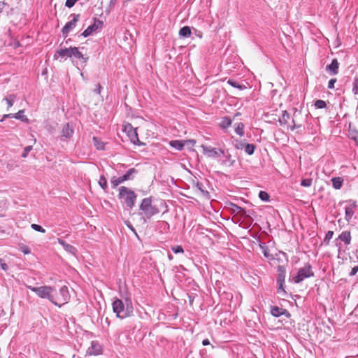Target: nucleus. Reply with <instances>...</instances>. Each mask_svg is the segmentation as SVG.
Returning a JSON list of instances; mask_svg holds the SVG:
<instances>
[{
	"mask_svg": "<svg viewBox=\"0 0 358 358\" xmlns=\"http://www.w3.org/2000/svg\"><path fill=\"white\" fill-rule=\"evenodd\" d=\"M118 190L119 199H122L128 208H132L135 205L137 198L136 194L131 189L124 186H121Z\"/></svg>",
	"mask_w": 358,
	"mask_h": 358,
	"instance_id": "nucleus-1",
	"label": "nucleus"
},
{
	"mask_svg": "<svg viewBox=\"0 0 358 358\" xmlns=\"http://www.w3.org/2000/svg\"><path fill=\"white\" fill-rule=\"evenodd\" d=\"M6 5L5 1H0V13L2 11L3 8Z\"/></svg>",
	"mask_w": 358,
	"mask_h": 358,
	"instance_id": "nucleus-57",
	"label": "nucleus"
},
{
	"mask_svg": "<svg viewBox=\"0 0 358 358\" xmlns=\"http://www.w3.org/2000/svg\"><path fill=\"white\" fill-rule=\"evenodd\" d=\"M231 124L232 120H231V118L229 117L226 116L222 119V121L220 123V127L222 129H225L229 128L231 125Z\"/></svg>",
	"mask_w": 358,
	"mask_h": 358,
	"instance_id": "nucleus-24",
	"label": "nucleus"
},
{
	"mask_svg": "<svg viewBox=\"0 0 358 358\" xmlns=\"http://www.w3.org/2000/svg\"><path fill=\"white\" fill-rule=\"evenodd\" d=\"M333 235H334V231H328L327 233L326 234V236L324 238V241L328 243L329 241L332 238Z\"/></svg>",
	"mask_w": 358,
	"mask_h": 358,
	"instance_id": "nucleus-47",
	"label": "nucleus"
},
{
	"mask_svg": "<svg viewBox=\"0 0 358 358\" xmlns=\"http://www.w3.org/2000/svg\"><path fill=\"white\" fill-rule=\"evenodd\" d=\"M191 29L189 27L185 26L182 27L179 31V35L184 38H187L191 35Z\"/></svg>",
	"mask_w": 358,
	"mask_h": 358,
	"instance_id": "nucleus-29",
	"label": "nucleus"
},
{
	"mask_svg": "<svg viewBox=\"0 0 358 358\" xmlns=\"http://www.w3.org/2000/svg\"><path fill=\"white\" fill-rule=\"evenodd\" d=\"M74 133V130L72 127H70L69 124L66 123L62 130L61 140L64 141L70 138Z\"/></svg>",
	"mask_w": 358,
	"mask_h": 358,
	"instance_id": "nucleus-14",
	"label": "nucleus"
},
{
	"mask_svg": "<svg viewBox=\"0 0 358 358\" xmlns=\"http://www.w3.org/2000/svg\"><path fill=\"white\" fill-rule=\"evenodd\" d=\"M351 234L350 231H342L338 237V239L341 241L343 242L345 245H348L351 243Z\"/></svg>",
	"mask_w": 358,
	"mask_h": 358,
	"instance_id": "nucleus-18",
	"label": "nucleus"
},
{
	"mask_svg": "<svg viewBox=\"0 0 358 358\" xmlns=\"http://www.w3.org/2000/svg\"><path fill=\"white\" fill-rule=\"evenodd\" d=\"M130 228H131V229L132 231H134V228H133L131 226V227H130Z\"/></svg>",
	"mask_w": 358,
	"mask_h": 358,
	"instance_id": "nucleus-64",
	"label": "nucleus"
},
{
	"mask_svg": "<svg viewBox=\"0 0 358 358\" xmlns=\"http://www.w3.org/2000/svg\"><path fill=\"white\" fill-rule=\"evenodd\" d=\"M278 278H277V282L278 285L282 286V284H285V275H286V270L284 266H278Z\"/></svg>",
	"mask_w": 358,
	"mask_h": 358,
	"instance_id": "nucleus-16",
	"label": "nucleus"
},
{
	"mask_svg": "<svg viewBox=\"0 0 358 358\" xmlns=\"http://www.w3.org/2000/svg\"><path fill=\"white\" fill-rule=\"evenodd\" d=\"M31 292H34L38 297L42 299H47L52 303L53 300V292L55 289L51 286H41V287H33L29 285L27 287Z\"/></svg>",
	"mask_w": 358,
	"mask_h": 358,
	"instance_id": "nucleus-2",
	"label": "nucleus"
},
{
	"mask_svg": "<svg viewBox=\"0 0 358 358\" xmlns=\"http://www.w3.org/2000/svg\"><path fill=\"white\" fill-rule=\"evenodd\" d=\"M339 64L336 59H334L329 65H327L326 70L329 72L331 75H336L338 73Z\"/></svg>",
	"mask_w": 358,
	"mask_h": 358,
	"instance_id": "nucleus-15",
	"label": "nucleus"
},
{
	"mask_svg": "<svg viewBox=\"0 0 358 358\" xmlns=\"http://www.w3.org/2000/svg\"><path fill=\"white\" fill-rule=\"evenodd\" d=\"M170 145L178 150H182L184 147V144L182 143V141L178 140L171 141L170 142Z\"/></svg>",
	"mask_w": 358,
	"mask_h": 358,
	"instance_id": "nucleus-33",
	"label": "nucleus"
},
{
	"mask_svg": "<svg viewBox=\"0 0 358 358\" xmlns=\"http://www.w3.org/2000/svg\"><path fill=\"white\" fill-rule=\"evenodd\" d=\"M315 106L318 109H322V108H326L327 103L324 101L320 99V100H317L315 102Z\"/></svg>",
	"mask_w": 358,
	"mask_h": 358,
	"instance_id": "nucleus-42",
	"label": "nucleus"
},
{
	"mask_svg": "<svg viewBox=\"0 0 358 358\" xmlns=\"http://www.w3.org/2000/svg\"><path fill=\"white\" fill-rule=\"evenodd\" d=\"M202 344H203V345L206 346V345H209V344H210V341H209V340H208V339H204V340L202 341Z\"/></svg>",
	"mask_w": 358,
	"mask_h": 358,
	"instance_id": "nucleus-56",
	"label": "nucleus"
},
{
	"mask_svg": "<svg viewBox=\"0 0 358 358\" xmlns=\"http://www.w3.org/2000/svg\"><path fill=\"white\" fill-rule=\"evenodd\" d=\"M71 51L72 57H74L75 58L81 59L83 61V64H85L87 62L88 57H84V55L82 54V52H80L78 48H77V47L71 48Z\"/></svg>",
	"mask_w": 358,
	"mask_h": 358,
	"instance_id": "nucleus-19",
	"label": "nucleus"
},
{
	"mask_svg": "<svg viewBox=\"0 0 358 358\" xmlns=\"http://www.w3.org/2000/svg\"><path fill=\"white\" fill-rule=\"evenodd\" d=\"M169 259H172V257H171V255H169Z\"/></svg>",
	"mask_w": 358,
	"mask_h": 358,
	"instance_id": "nucleus-60",
	"label": "nucleus"
},
{
	"mask_svg": "<svg viewBox=\"0 0 358 358\" xmlns=\"http://www.w3.org/2000/svg\"><path fill=\"white\" fill-rule=\"evenodd\" d=\"M124 180L122 176L118 178L113 177L111 178L110 182L113 187L118 186L120 184L124 182Z\"/></svg>",
	"mask_w": 358,
	"mask_h": 358,
	"instance_id": "nucleus-35",
	"label": "nucleus"
},
{
	"mask_svg": "<svg viewBox=\"0 0 358 358\" xmlns=\"http://www.w3.org/2000/svg\"><path fill=\"white\" fill-rule=\"evenodd\" d=\"M94 145L96 147V148L99 150H105V143L100 140L97 137H93L92 138Z\"/></svg>",
	"mask_w": 358,
	"mask_h": 358,
	"instance_id": "nucleus-25",
	"label": "nucleus"
},
{
	"mask_svg": "<svg viewBox=\"0 0 358 358\" xmlns=\"http://www.w3.org/2000/svg\"><path fill=\"white\" fill-rule=\"evenodd\" d=\"M295 129V127L293 126L292 128V130H294Z\"/></svg>",
	"mask_w": 358,
	"mask_h": 358,
	"instance_id": "nucleus-63",
	"label": "nucleus"
},
{
	"mask_svg": "<svg viewBox=\"0 0 358 358\" xmlns=\"http://www.w3.org/2000/svg\"><path fill=\"white\" fill-rule=\"evenodd\" d=\"M314 273L312 271V267L310 264H307L305 267L300 268L296 276L293 278V281L295 283H299L304 279L312 277Z\"/></svg>",
	"mask_w": 358,
	"mask_h": 358,
	"instance_id": "nucleus-6",
	"label": "nucleus"
},
{
	"mask_svg": "<svg viewBox=\"0 0 358 358\" xmlns=\"http://www.w3.org/2000/svg\"><path fill=\"white\" fill-rule=\"evenodd\" d=\"M31 227L36 231H39V232H41V233H45V229H43L41 226L38 225V224H32L31 225Z\"/></svg>",
	"mask_w": 358,
	"mask_h": 358,
	"instance_id": "nucleus-45",
	"label": "nucleus"
},
{
	"mask_svg": "<svg viewBox=\"0 0 358 358\" xmlns=\"http://www.w3.org/2000/svg\"><path fill=\"white\" fill-rule=\"evenodd\" d=\"M122 131L127 134L131 143L138 144L139 139L136 129L130 123L124 124Z\"/></svg>",
	"mask_w": 358,
	"mask_h": 358,
	"instance_id": "nucleus-7",
	"label": "nucleus"
},
{
	"mask_svg": "<svg viewBox=\"0 0 358 358\" xmlns=\"http://www.w3.org/2000/svg\"><path fill=\"white\" fill-rule=\"evenodd\" d=\"M13 115H14V114H13V113H10V114L4 115H3V118L13 117Z\"/></svg>",
	"mask_w": 358,
	"mask_h": 358,
	"instance_id": "nucleus-58",
	"label": "nucleus"
},
{
	"mask_svg": "<svg viewBox=\"0 0 358 358\" xmlns=\"http://www.w3.org/2000/svg\"><path fill=\"white\" fill-rule=\"evenodd\" d=\"M313 179L312 178H306L302 179L301 181V185L303 187H308L312 185Z\"/></svg>",
	"mask_w": 358,
	"mask_h": 358,
	"instance_id": "nucleus-41",
	"label": "nucleus"
},
{
	"mask_svg": "<svg viewBox=\"0 0 358 358\" xmlns=\"http://www.w3.org/2000/svg\"><path fill=\"white\" fill-rule=\"evenodd\" d=\"M32 150V146L31 145H28L27 147L24 148V151L22 154V157H27L29 152Z\"/></svg>",
	"mask_w": 358,
	"mask_h": 358,
	"instance_id": "nucleus-46",
	"label": "nucleus"
},
{
	"mask_svg": "<svg viewBox=\"0 0 358 358\" xmlns=\"http://www.w3.org/2000/svg\"><path fill=\"white\" fill-rule=\"evenodd\" d=\"M103 26V22L100 20L95 19L94 23L90 25L83 33L82 36L87 37L92 34L93 32L96 31L99 29H101Z\"/></svg>",
	"mask_w": 358,
	"mask_h": 358,
	"instance_id": "nucleus-11",
	"label": "nucleus"
},
{
	"mask_svg": "<svg viewBox=\"0 0 358 358\" xmlns=\"http://www.w3.org/2000/svg\"><path fill=\"white\" fill-rule=\"evenodd\" d=\"M231 157V155H229L228 157H227V159H229V158Z\"/></svg>",
	"mask_w": 358,
	"mask_h": 358,
	"instance_id": "nucleus-62",
	"label": "nucleus"
},
{
	"mask_svg": "<svg viewBox=\"0 0 358 358\" xmlns=\"http://www.w3.org/2000/svg\"><path fill=\"white\" fill-rule=\"evenodd\" d=\"M15 98V95L11 94V95H9L8 96L3 99V100L6 101L8 108H10L11 106H13V105L14 103Z\"/></svg>",
	"mask_w": 358,
	"mask_h": 358,
	"instance_id": "nucleus-38",
	"label": "nucleus"
},
{
	"mask_svg": "<svg viewBox=\"0 0 358 358\" xmlns=\"http://www.w3.org/2000/svg\"><path fill=\"white\" fill-rule=\"evenodd\" d=\"M331 182L334 188L336 189H339L342 187L343 180L340 177L333 178L331 179Z\"/></svg>",
	"mask_w": 358,
	"mask_h": 358,
	"instance_id": "nucleus-28",
	"label": "nucleus"
},
{
	"mask_svg": "<svg viewBox=\"0 0 358 358\" xmlns=\"http://www.w3.org/2000/svg\"><path fill=\"white\" fill-rule=\"evenodd\" d=\"M245 144L246 143L244 142V141L239 140V139H235L233 141V145H234V148L237 150L244 149Z\"/></svg>",
	"mask_w": 358,
	"mask_h": 358,
	"instance_id": "nucleus-34",
	"label": "nucleus"
},
{
	"mask_svg": "<svg viewBox=\"0 0 358 358\" xmlns=\"http://www.w3.org/2000/svg\"><path fill=\"white\" fill-rule=\"evenodd\" d=\"M0 267L3 271H7L8 269V266L7 265V264L3 262V261L1 262V263H0Z\"/></svg>",
	"mask_w": 358,
	"mask_h": 358,
	"instance_id": "nucleus-50",
	"label": "nucleus"
},
{
	"mask_svg": "<svg viewBox=\"0 0 358 358\" xmlns=\"http://www.w3.org/2000/svg\"><path fill=\"white\" fill-rule=\"evenodd\" d=\"M141 210L143 211L148 218L159 213L158 208L152 205V199L150 197L144 198L139 206Z\"/></svg>",
	"mask_w": 358,
	"mask_h": 358,
	"instance_id": "nucleus-5",
	"label": "nucleus"
},
{
	"mask_svg": "<svg viewBox=\"0 0 358 358\" xmlns=\"http://www.w3.org/2000/svg\"><path fill=\"white\" fill-rule=\"evenodd\" d=\"M278 292L280 293V292H285L284 289V284H282V286L278 285Z\"/></svg>",
	"mask_w": 358,
	"mask_h": 358,
	"instance_id": "nucleus-55",
	"label": "nucleus"
},
{
	"mask_svg": "<svg viewBox=\"0 0 358 358\" xmlns=\"http://www.w3.org/2000/svg\"><path fill=\"white\" fill-rule=\"evenodd\" d=\"M271 314L275 317H278L282 315H285L287 317H290V313L287 310L276 306L271 307Z\"/></svg>",
	"mask_w": 358,
	"mask_h": 358,
	"instance_id": "nucleus-13",
	"label": "nucleus"
},
{
	"mask_svg": "<svg viewBox=\"0 0 358 358\" xmlns=\"http://www.w3.org/2000/svg\"><path fill=\"white\" fill-rule=\"evenodd\" d=\"M233 210L235 211V210H238V211H241V210H243V209L239 206H238L237 205H235V204H233Z\"/></svg>",
	"mask_w": 358,
	"mask_h": 358,
	"instance_id": "nucleus-54",
	"label": "nucleus"
},
{
	"mask_svg": "<svg viewBox=\"0 0 358 358\" xmlns=\"http://www.w3.org/2000/svg\"><path fill=\"white\" fill-rule=\"evenodd\" d=\"M137 173L138 171L136 169L131 168L129 170H128L125 174L122 176V177L124 181L132 180L134 178V175Z\"/></svg>",
	"mask_w": 358,
	"mask_h": 358,
	"instance_id": "nucleus-23",
	"label": "nucleus"
},
{
	"mask_svg": "<svg viewBox=\"0 0 358 358\" xmlns=\"http://www.w3.org/2000/svg\"><path fill=\"white\" fill-rule=\"evenodd\" d=\"M227 83L232 87H235V88H238V89H240V90H243L245 88V87L244 85H240L238 83H237L236 81L234 80H229L227 81Z\"/></svg>",
	"mask_w": 358,
	"mask_h": 358,
	"instance_id": "nucleus-40",
	"label": "nucleus"
},
{
	"mask_svg": "<svg viewBox=\"0 0 358 358\" xmlns=\"http://www.w3.org/2000/svg\"><path fill=\"white\" fill-rule=\"evenodd\" d=\"M231 157V155H229L228 157H227V159H229V158Z\"/></svg>",
	"mask_w": 358,
	"mask_h": 358,
	"instance_id": "nucleus-61",
	"label": "nucleus"
},
{
	"mask_svg": "<svg viewBox=\"0 0 358 358\" xmlns=\"http://www.w3.org/2000/svg\"><path fill=\"white\" fill-rule=\"evenodd\" d=\"M336 82V78L331 79L328 83V88L329 89H334V84Z\"/></svg>",
	"mask_w": 358,
	"mask_h": 358,
	"instance_id": "nucleus-49",
	"label": "nucleus"
},
{
	"mask_svg": "<svg viewBox=\"0 0 358 358\" xmlns=\"http://www.w3.org/2000/svg\"><path fill=\"white\" fill-rule=\"evenodd\" d=\"M57 242L59 244H60L61 245L63 246L64 249L66 252H68L69 253L73 255H76L77 250L74 246L67 243L66 241H64V240H62L61 238H58Z\"/></svg>",
	"mask_w": 358,
	"mask_h": 358,
	"instance_id": "nucleus-17",
	"label": "nucleus"
},
{
	"mask_svg": "<svg viewBox=\"0 0 358 358\" xmlns=\"http://www.w3.org/2000/svg\"><path fill=\"white\" fill-rule=\"evenodd\" d=\"M259 247L262 249L264 256L270 260L277 259L278 262H280V258L277 257L278 255H282L286 259V260H287V255L284 252L279 251L278 253H276L275 255H273L269 254V249L265 243L260 244Z\"/></svg>",
	"mask_w": 358,
	"mask_h": 358,
	"instance_id": "nucleus-9",
	"label": "nucleus"
},
{
	"mask_svg": "<svg viewBox=\"0 0 358 358\" xmlns=\"http://www.w3.org/2000/svg\"><path fill=\"white\" fill-rule=\"evenodd\" d=\"M72 358H80V357H77L75 355H73Z\"/></svg>",
	"mask_w": 358,
	"mask_h": 358,
	"instance_id": "nucleus-59",
	"label": "nucleus"
},
{
	"mask_svg": "<svg viewBox=\"0 0 358 358\" xmlns=\"http://www.w3.org/2000/svg\"><path fill=\"white\" fill-rule=\"evenodd\" d=\"M123 302L124 303V305L126 306L127 309H129L130 311H131L133 313L134 308H133V305H132L131 299L129 297H126L124 299V301H123Z\"/></svg>",
	"mask_w": 358,
	"mask_h": 358,
	"instance_id": "nucleus-43",
	"label": "nucleus"
},
{
	"mask_svg": "<svg viewBox=\"0 0 358 358\" xmlns=\"http://www.w3.org/2000/svg\"><path fill=\"white\" fill-rule=\"evenodd\" d=\"M290 115L287 110H283L281 117L279 120L281 125L286 124L289 119Z\"/></svg>",
	"mask_w": 358,
	"mask_h": 358,
	"instance_id": "nucleus-32",
	"label": "nucleus"
},
{
	"mask_svg": "<svg viewBox=\"0 0 358 358\" xmlns=\"http://www.w3.org/2000/svg\"><path fill=\"white\" fill-rule=\"evenodd\" d=\"M71 16L73 17V19L68 22L62 29V34L64 36H66L67 34L76 27V22L78 21L80 15L72 14Z\"/></svg>",
	"mask_w": 358,
	"mask_h": 358,
	"instance_id": "nucleus-10",
	"label": "nucleus"
},
{
	"mask_svg": "<svg viewBox=\"0 0 358 358\" xmlns=\"http://www.w3.org/2000/svg\"><path fill=\"white\" fill-rule=\"evenodd\" d=\"M24 110H20L17 113H15L13 115V117L17 120H20L24 122L28 123L29 119L27 117L26 115H24Z\"/></svg>",
	"mask_w": 358,
	"mask_h": 358,
	"instance_id": "nucleus-27",
	"label": "nucleus"
},
{
	"mask_svg": "<svg viewBox=\"0 0 358 358\" xmlns=\"http://www.w3.org/2000/svg\"><path fill=\"white\" fill-rule=\"evenodd\" d=\"M76 1H66V6H67L68 8H71L73 7L75 3H76Z\"/></svg>",
	"mask_w": 358,
	"mask_h": 358,
	"instance_id": "nucleus-53",
	"label": "nucleus"
},
{
	"mask_svg": "<svg viewBox=\"0 0 358 358\" xmlns=\"http://www.w3.org/2000/svg\"><path fill=\"white\" fill-rule=\"evenodd\" d=\"M21 251L24 254V255H28L31 252V250L29 248L28 246L27 245H24L21 248Z\"/></svg>",
	"mask_w": 358,
	"mask_h": 358,
	"instance_id": "nucleus-48",
	"label": "nucleus"
},
{
	"mask_svg": "<svg viewBox=\"0 0 358 358\" xmlns=\"http://www.w3.org/2000/svg\"><path fill=\"white\" fill-rule=\"evenodd\" d=\"M171 250L176 254L184 252V250L181 245H174L171 248Z\"/></svg>",
	"mask_w": 358,
	"mask_h": 358,
	"instance_id": "nucleus-44",
	"label": "nucleus"
},
{
	"mask_svg": "<svg viewBox=\"0 0 358 358\" xmlns=\"http://www.w3.org/2000/svg\"><path fill=\"white\" fill-rule=\"evenodd\" d=\"M255 149H256V145L254 144H250V143H246L244 147V151L248 155H253Z\"/></svg>",
	"mask_w": 358,
	"mask_h": 358,
	"instance_id": "nucleus-30",
	"label": "nucleus"
},
{
	"mask_svg": "<svg viewBox=\"0 0 358 358\" xmlns=\"http://www.w3.org/2000/svg\"><path fill=\"white\" fill-rule=\"evenodd\" d=\"M352 92L355 94H358V73H356L352 83Z\"/></svg>",
	"mask_w": 358,
	"mask_h": 358,
	"instance_id": "nucleus-37",
	"label": "nucleus"
},
{
	"mask_svg": "<svg viewBox=\"0 0 358 358\" xmlns=\"http://www.w3.org/2000/svg\"><path fill=\"white\" fill-rule=\"evenodd\" d=\"M358 271V266H355L352 268L350 275H355Z\"/></svg>",
	"mask_w": 358,
	"mask_h": 358,
	"instance_id": "nucleus-51",
	"label": "nucleus"
},
{
	"mask_svg": "<svg viewBox=\"0 0 358 358\" xmlns=\"http://www.w3.org/2000/svg\"><path fill=\"white\" fill-rule=\"evenodd\" d=\"M71 48H60L58 50H57L55 55H58L62 58H68V57H72L71 55ZM56 55H55V57Z\"/></svg>",
	"mask_w": 358,
	"mask_h": 358,
	"instance_id": "nucleus-20",
	"label": "nucleus"
},
{
	"mask_svg": "<svg viewBox=\"0 0 358 358\" xmlns=\"http://www.w3.org/2000/svg\"><path fill=\"white\" fill-rule=\"evenodd\" d=\"M157 229L162 234L166 233L169 229V224L166 221H159L157 224Z\"/></svg>",
	"mask_w": 358,
	"mask_h": 358,
	"instance_id": "nucleus-21",
	"label": "nucleus"
},
{
	"mask_svg": "<svg viewBox=\"0 0 358 358\" xmlns=\"http://www.w3.org/2000/svg\"><path fill=\"white\" fill-rule=\"evenodd\" d=\"M259 197L262 201L266 202L269 201L270 196L266 192L260 191L259 193Z\"/></svg>",
	"mask_w": 358,
	"mask_h": 358,
	"instance_id": "nucleus-39",
	"label": "nucleus"
},
{
	"mask_svg": "<svg viewBox=\"0 0 358 358\" xmlns=\"http://www.w3.org/2000/svg\"><path fill=\"white\" fill-rule=\"evenodd\" d=\"M101 89H102V87L101 86V85L99 83L97 84L96 85V88L94 90V92L96 93V94H100L101 93Z\"/></svg>",
	"mask_w": 358,
	"mask_h": 358,
	"instance_id": "nucleus-52",
	"label": "nucleus"
},
{
	"mask_svg": "<svg viewBox=\"0 0 358 358\" xmlns=\"http://www.w3.org/2000/svg\"><path fill=\"white\" fill-rule=\"evenodd\" d=\"M102 352V347L96 341L91 342L90 347L87 350V355H99Z\"/></svg>",
	"mask_w": 358,
	"mask_h": 358,
	"instance_id": "nucleus-12",
	"label": "nucleus"
},
{
	"mask_svg": "<svg viewBox=\"0 0 358 358\" xmlns=\"http://www.w3.org/2000/svg\"><path fill=\"white\" fill-rule=\"evenodd\" d=\"M194 187L196 188L198 191H199L204 196H208L209 192L207 190H205L203 185L197 181L194 183Z\"/></svg>",
	"mask_w": 358,
	"mask_h": 358,
	"instance_id": "nucleus-31",
	"label": "nucleus"
},
{
	"mask_svg": "<svg viewBox=\"0 0 358 358\" xmlns=\"http://www.w3.org/2000/svg\"><path fill=\"white\" fill-rule=\"evenodd\" d=\"M99 185L103 189L106 190L108 188L107 180L104 176H101L99 180Z\"/></svg>",
	"mask_w": 358,
	"mask_h": 358,
	"instance_id": "nucleus-36",
	"label": "nucleus"
},
{
	"mask_svg": "<svg viewBox=\"0 0 358 358\" xmlns=\"http://www.w3.org/2000/svg\"><path fill=\"white\" fill-rule=\"evenodd\" d=\"M245 124L243 122L234 124V131L237 135L242 137L245 134Z\"/></svg>",
	"mask_w": 358,
	"mask_h": 358,
	"instance_id": "nucleus-22",
	"label": "nucleus"
},
{
	"mask_svg": "<svg viewBox=\"0 0 358 358\" xmlns=\"http://www.w3.org/2000/svg\"><path fill=\"white\" fill-rule=\"evenodd\" d=\"M355 213V211H354V209H353V207L352 206H346L345 208V220L349 222L353 215Z\"/></svg>",
	"mask_w": 358,
	"mask_h": 358,
	"instance_id": "nucleus-26",
	"label": "nucleus"
},
{
	"mask_svg": "<svg viewBox=\"0 0 358 358\" xmlns=\"http://www.w3.org/2000/svg\"><path fill=\"white\" fill-rule=\"evenodd\" d=\"M70 299V294L68 287L65 285L62 286L58 293H53L52 303L55 306L61 307L66 304Z\"/></svg>",
	"mask_w": 358,
	"mask_h": 358,
	"instance_id": "nucleus-4",
	"label": "nucleus"
},
{
	"mask_svg": "<svg viewBox=\"0 0 358 358\" xmlns=\"http://www.w3.org/2000/svg\"><path fill=\"white\" fill-rule=\"evenodd\" d=\"M203 153L209 158H217L220 156V154H224V150L222 149H216L211 146H207L206 145H201Z\"/></svg>",
	"mask_w": 358,
	"mask_h": 358,
	"instance_id": "nucleus-8",
	"label": "nucleus"
},
{
	"mask_svg": "<svg viewBox=\"0 0 358 358\" xmlns=\"http://www.w3.org/2000/svg\"><path fill=\"white\" fill-rule=\"evenodd\" d=\"M113 310L118 318L124 319L132 313L127 309L122 300L115 299L112 303Z\"/></svg>",
	"mask_w": 358,
	"mask_h": 358,
	"instance_id": "nucleus-3",
	"label": "nucleus"
}]
</instances>
